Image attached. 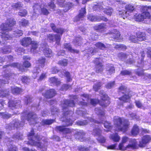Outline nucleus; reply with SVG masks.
<instances>
[{
  "instance_id": "f257e3e1",
  "label": "nucleus",
  "mask_w": 151,
  "mask_h": 151,
  "mask_svg": "<svg viewBox=\"0 0 151 151\" xmlns=\"http://www.w3.org/2000/svg\"><path fill=\"white\" fill-rule=\"evenodd\" d=\"M22 115V119L23 121L25 119H27L30 124H34L37 123V120L38 119L36 117V115L34 113H29L27 115L23 113ZM24 123L23 121L20 123L18 120L15 119L6 126V129L9 130L14 129L15 128H17L23 126Z\"/></svg>"
},
{
  "instance_id": "f03ea898",
  "label": "nucleus",
  "mask_w": 151,
  "mask_h": 151,
  "mask_svg": "<svg viewBox=\"0 0 151 151\" xmlns=\"http://www.w3.org/2000/svg\"><path fill=\"white\" fill-rule=\"evenodd\" d=\"M114 122L115 126L116 127L115 129L116 131L125 132L129 127V122L127 120L115 117Z\"/></svg>"
},
{
  "instance_id": "7ed1b4c3",
  "label": "nucleus",
  "mask_w": 151,
  "mask_h": 151,
  "mask_svg": "<svg viewBox=\"0 0 151 151\" xmlns=\"http://www.w3.org/2000/svg\"><path fill=\"white\" fill-rule=\"evenodd\" d=\"M34 134V130L31 129L30 132L28 134V139L29 140L28 143L32 145L36 146L39 148H43L44 146L42 143L40 142L35 141L36 140L40 141L41 140L42 137L37 134L35 135Z\"/></svg>"
},
{
  "instance_id": "20e7f679",
  "label": "nucleus",
  "mask_w": 151,
  "mask_h": 151,
  "mask_svg": "<svg viewBox=\"0 0 151 151\" xmlns=\"http://www.w3.org/2000/svg\"><path fill=\"white\" fill-rule=\"evenodd\" d=\"M101 96V99L100 101L98 100L95 99H90L91 104L95 105L97 103L99 102L100 105L104 107H106L108 106L110 103V101L108 96L105 94L103 91H102Z\"/></svg>"
},
{
  "instance_id": "39448f33",
  "label": "nucleus",
  "mask_w": 151,
  "mask_h": 151,
  "mask_svg": "<svg viewBox=\"0 0 151 151\" xmlns=\"http://www.w3.org/2000/svg\"><path fill=\"white\" fill-rule=\"evenodd\" d=\"M75 104L73 100L68 101L65 100L62 102L61 105L63 108L64 113V116H65L70 117L72 116L73 114V111H66V108L68 106L70 107H73L75 106Z\"/></svg>"
},
{
  "instance_id": "423d86ee",
  "label": "nucleus",
  "mask_w": 151,
  "mask_h": 151,
  "mask_svg": "<svg viewBox=\"0 0 151 151\" xmlns=\"http://www.w3.org/2000/svg\"><path fill=\"white\" fill-rule=\"evenodd\" d=\"M143 12L141 14H136L134 15V18L137 21H141L145 19H150L151 20V15L149 12L144 11L142 8Z\"/></svg>"
},
{
  "instance_id": "0eeeda50",
  "label": "nucleus",
  "mask_w": 151,
  "mask_h": 151,
  "mask_svg": "<svg viewBox=\"0 0 151 151\" xmlns=\"http://www.w3.org/2000/svg\"><path fill=\"white\" fill-rule=\"evenodd\" d=\"M31 65L30 63L28 61H26L23 63V66H22L20 64L17 63H14L11 64L9 65H5L3 66L4 68H6L9 66L14 67H16L18 68L19 70L22 72L25 71L24 67L27 68L29 67Z\"/></svg>"
},
{
  "instance_id": "6e6552de",
  "label": "nucleus",
  "mask_w": 151,
  "mask_h": 151,
  "mask_svg": "<svg viewBox=\"0 0 151 151\" xmlns=\"http://www.w3.org/2000/svg\"><path fill=\"white\" fill-rule=\"evenodd\" d=\"M137 37L132 35L130 36L129 40L134 43H139V42L146 40V35L143 32H139L137 34Z\"/></svg>"
},
{
  "instance_id": "1a4fd4ad",
  "label": "nucleus",
  "mask_w": 151,
  "mask_h": 151,
  "mask_svg": "<svg viewBox=\"0 0 151 151\" xmlns=\"http://www.w3.org/2000/svg\"><path fill=\"white\" fill-rule=\"evenodd\" d=\"M15 24V21L13 19H7V23L4 24L1 26V29L5 30L7 32L10 31L12 29L11 27Z\"/></svg>"
},
{
  "instance_id": "9d476101",
  "label": "nucleus",
  "mask_w": 151,
  "mask_h": 151,
  "mask_svg": "<svg viewBox=\"0 0 151 151\" xmlns=\"http://www.w3.org/2000/svg\"><path fill=\"white\" fill-rule=\"evenodd\" d=\"M101 132L100 129L96 128L93 130L92 134L94 136H98L97 139L100 143H104L105 142L106 139L104 137L101 135Z\"/></svg>"
},
{
  "instance_id": "9b49d317",
  "label": "nucleus",
  "mask_w": 151,
  "mask_h": 151,
  "mask_svg": "<svg viewBox=\"0 0 151 151\" xmlns=\"http://www.w3.org/2000/svg\"><path fill=\"white\" fill-rule=\"evenodd\" d=\"M20 101L18 99L9 101L8 102L9 107L11 109H14L15 108H21Z\"/></svg>"
},
{
  "instance_id": "f8f14e48",
  "label": "nucleus",
  "mask_w": 151,
  "mask_h": 151,
  "mask_svg": "<svg viewBox=\"0 0 151 151\" xmlns=\"http://www.w3.org/2000/svg\"><path fill=\"white\" fill-rule=\"evenodd\" d=\"M151 140V136L149 135H146L142 138V140L139 142V146L141 147H145L146 144Z\"/></svg>"
},
{
  "instance_id": "ddd939ff",
  "label": "nucleus",
  "mask_w": 151,
  "mask_h": 151,
  "mask_svg": "<svg viewBox=\"0 0 151 151\" xmlns=\"http://www.w3.org/2000/svg\"><path fill=\"white\" fill-rule=\"evenodd\" d=\"M58 4L61 7L64 6L66 8L65 9H64L65 12L70 9L73 6L72 4L70 2H68L67 4H64L65 0H57Z\"/></svg>"
},
{
  "instance_id": "4468645a",
  "label": "nucleus",
  "mask_w": 151,
  "mask_h": 151,
  "mask_svg": "<svg viewBox=\"0 0 151 151\" xmlns=\"http://www.w3.org/2000/svg\"><path fill=\"white\" fill-rule=\"evenodd\" d=\"M86 13V9L85 8H83L81 9L79 11L78 15L77 16L74 18V22H78L83 20V18H84V14Z\"/></svg>"
},
{
  "instance_id": "2eb2a0df",
  "label": "nucleus",
  "mask_w": 151,
  "mask_h": 151,
  "mask_svg": "<svg viewBox=\"0 0 151 151\" xmlns=\"http://www.w3.org/2000/svg\"><path fill=\"white\" fill-rule=\"evenodd\" d=\"M40 6L38 4H35L33 6L34 13L32 17L33 19H35L38 16V13L40 10Z\"/></svg>"
},
{
  "instance_id": "dca6fc26",
  "label": "nucleus",
  "mask_w": 151,
  "mask_h": 151,
  "mask_svg": "<svg viewBox=\"0 0 151 151\" xmlns=\"http://www.w3.org/2000/svg\"><path fill=\"white\" fill-rule=\"evenodd\" d=\"M53 31L58 34L62 35L63 33L65 32L64 29L62 28H56L55 25L53 23H51L50 25Z\"/></svg>"
},
{
  "instance_id": "f3484780",
  "label": "nucleus",
  "mask_w": 151,
  "mask_h": 151,
  "mask_svg": "<svg viewBox=\"0 0 151 151\" xmlns=\"http://www.w3.org/2000/svg\"><path fill=\"white\" fill-rule=\"evenodd\" d=\"M89 95L87 94H84L81 96V99L83 100V101H80L79 103V104L80 105L86 106L87 105V102H85L87 101V102H88Z\"/></svg>"
},
{
  "instance_id": "a211bd4d",
  "label": "nucleus",
  "mask_w": 151,
  "mask_h": 151,
  "mask_svg": "<svg viewBox=\"0 0 151 151\" xmlns=\"http://www.w3.org/2000/svg\"><path fill=\"white\" fill-rule=\"evenodd\" d=\"M127 148L136 149L138 147L137 142L135 139H131L126 147Z\"/></svg>"
},
{
  "instance_id": "6ab92c4d",
  "label": "nucleus",
  "mask_w": 151,
  "mask_h": 151,
  "mask_svg": "<svg viewBox=\"0 0 151 151\" xmlns=\"http://www.w3.org/2000/svg\"><path fill=\"white\" fill-rule=\"evenodd\" d=\"M42 48L44 54L48 58H50L53 56V54L52 50L48 48L47 46L42 47Z\"/></svg>"
},
{
  "instance_id": "aec40b11",
  "label": "nucleus",
  "mask_w": 151,
  "mask_h": 151,
  "mask_svg": "<svg viewBox=\"0 0 151 151\" xmlns=\"http://www.w3.org/2000/svg\"><path fill=\"white\" fill-rule=\"evenodd\" d=\"M56 93L54 90L52 89L47 91L45 93H43V95L46 98H50L53 97Z\"/></svg>"
},
{
  "instance_id": "412c9836",
  "label": "nucleus",
  "mask_w": 151,
  "mask_h": 151,
  "mask_svg": "<svg viewBox=\"0 0 151 151\" xmlns=\"http://www.w3.org/2000/svg\"><path fill=\"white\" fill-rule=\"evenodd\" d=\"M85 134V133L84 132L82 131H81L76 132L74 134V136L77 139L82 141L84 140L83 139Z\"/></svg>"
},
{
  "instance_id": "4be33fe9",
  "label": "nucleus",
  "mask_w": 151,
  "mask_h": 151,
  "mask_svg": "<svg viewBox=\"0 0 151 151\" xmlns=\"http://www.w3.org/2000/svg\"><path fill=\"white\" fill-rule=\"evenodd\" d=\"M31 39L29 37H24L20 40V43L24 46L27 47L30 45Z\"/></svg>"
},
{
  "instance_id": "5701e85b",
  "label": "nucleus",
  "mask_w": 151,
  "mask_h": 151,
  "mask_svg": "<svg viewBox=\"0 0 151 151\" xmlns=\"http://www.w3.org/2000/svg\"><path fill=\"white\" fill-rule=\"evenodd\" d=\"M96 64V72L97 73H99L101 72L103 70L102 65L101 63L99 62V59L96 58L95 61Z\"/></svg>"
},
{
  "instance_id": "b1692460",
  "label": "nucleus",
  "mask_w": 151,
  "mask_h": 151,
  "mask_svg": "<svg viewBox=\"0 0 151 151\" xmlns=\"http://www.w3.org/2000/svg\"><path fill=\"white\" fill-rule=\"evenodd\" d=\"M6 78V80H0V87H1L2 84L6 83H8V80L9 79L12 78V76H15V74L13 73L7 74L5 75Z\"/></svg>"
},
{
  "instance_id": "393cba45",
  "label": "nucleus",
  "mask_w": 151,
  "mask_h": 151,
  "mask_svg": "<svg viewBox=\"0 0 151 151\" xmlns=\"http://www.w3.org/2000/svg\"><path fill=\"white\" fill-rule=\"evenodd\" d=\"M128 140V138L127 137H124L122 138V142L120 143L119 145V150H125L127 149L126 147L124 146V144L126 143Z\"/></svg>"
},
{
  "instance_id": "a878e982",
  "label": "nucleus",
  "mask_w": 151,
  "mask_h": 151,
  "mask_svg": "<svg viewBox=\"0 0 151 151\" xmlns=\"http://www.w3.org/2000/svg\"><path fill=\"white\" fill-rule=\"evenodd\" d=\"M125 9L126 10L125 12L126 17H127L129 16V14L132 12L134 9L133 6L131 4H127L125 6Z\"/></svg>"
},
{
  "instance_id": "bb28decb",
  "label": "nucleus",
  "mask_w": 151,
  "mask_h": 151,
  "mask_svg": "<svg viewBox=\"0 0 151 151\" xmlns=\"http://www.w3.org/2000/svg\"><path fill=\"white\" fill-rule=\"evenodd\" d=\"M63 47L64 48L67 49L72 52L78 53L79 52L78 50L73 49L71 46L69 44L64 43L63 45Z\"/></svg>"
},
{
  "instance_id": "cd10ccee",
  "label": "nucleus",
  "mask_w": 151,
  "mask_h": 151,
  "mask_svg": "<svg viewBox=\"0 0 151 151\" xmlns=\"http://www.w3.org/2000/svg\"><path fill=\"white\" fill-rule=\"evenodd\" d=\"M56 129L57 130L63 132L64 133H68L71 132L70 130L68 128H64L62 126H57Z\"/></svg>"
},
{
  "instance_id": "c85d7f7f",
  "label": "nucleus",
  "mask_w": 151,
  "mask_h": 151,
  "mask_svg": "<svg viewBox=\"0 0 151 151\" xmlns=\"http://www.w3.org/2000/svg\"><path fill=\"white\" fill-rule=\"evenodd\" d=\"M115 70L112 65H109L106 68V73L107 74L111 75L115 72Z\"/></svg>"
},
{
  "instance_id": "c756f323",
  "label": "nucleus",
  "mask_w": 151,
  "mask_h": 151,
  "mask_svg": "<svg viewBox=\"0 0 151 151\" xmlns=\"http://www.w3.org/2000/svg\"><path fill=\"white\" fill-rule=\"evenodd\" d=\"M106 25L104 24H100L98 25L95 26L94 27V29L99 31H102L106 28Z\"/></svg>"
},
{
  "instance_id": "7c9ffc66",
  "label": "nucleus",
  "mask_w": 151,
  "mask_h": 151,
  "mask_svg": "<svg viewBox=\"0 0 151 151\" xmlns=\"http://www.w3.org/2000/svg\"><path fill=\"white\" fill-rule=\"evenodd\" d=\"M88 19L91 21H100V18L99 17L93 16L91 14H89L87 16Z\"/></svg>"
},
{
  "instance_id": "2f4dec72",
  "label": "nucleus",
  "mask_w": 151,
  "mask_h": 151,
  "mask_svg": "<svg viewBox=\"0 0 151 151\" xmlns=\"http://www.w3.org/2000/svg\"><path fill=\"white\" fill-rule=\"evenodd\" d=\"M139 132V129L138 127L135 125L134 126L131 131V133L133 136L137 135Z\"/></svg>"
},
{
  "instance_id": "473e14b6",
  "label": "nucleus",
  "mask_w": 151,
  "mask_h": 151,
  "mask_svg": "<svg viewBox=\"0 0 151 151\" xmlns=\"http://www.w3.org/2000/svg\"><path fill=\"white\" fill-rule=\"evenodd\" d=\"M11 90L12 92L14 94L20 93L22 92L21 88L17 87H12Z\"/></svg>"
},
{
  "instance_id": "72a5a7b5",
  "label": "nucleus",
  "mask_w": 151,
  "mask_h": 151,
  "mask_svg": "<svg viewBox=\"0 0 151 151\" xmlns=\"http://www.w3.org/2000/svg\"><path fill=\"white\" fill-rule=\"evenodd\" d=\"M1 30L2 31V35H1V37L3 40H6L9 39H10L12 38L11 36L9 34L5 33L4 32L5 31H6V32H7L5 30H3L2 29H1Z\"/></svg>"
},
{
  "instance_id": "f704fd0d",
  "label": "nucleus",
  "mask_w": 151,
  "mask_h": 151,
  "mask_svg": "<svg viewBox=\"0 0 151 151\" xmlns=\"http://www.w3.org/2000/svg\"><path fill=\"white\" fill-rule=\"evenodd\" d=\"M95 46L101 50H104L107 48V46L103 43L100 42H98L95 44Z\"/></svg>"
},
{
  "instance_id": "c9c22d12",
  "label": "nucleus",
  "mask_w": 151,
  "mask_h": 151,
  "mask_svg": "<svg viewBox=\"0 0 151 151\" xmlns=\"http://www.w3.org/2000/svg\"><path fill=\"white\" fill-rule=\"evenodd\" d=\"M73 123V121L70 118H67L63 122V124L65 127L71 125Z\"/></svg>"
},
{
  "instance_id": "e433bc0d",
  "label": "nucleus",
  "mask_w": 151,
  "mask_h": 151,
  "mask_svg": "<svg viewBox=\"0 0 151 151\" xmlns=\"http://www.w3.org/2000/svg\"><path fill=\"white\" fill-rule=\"evenodd\" d=\"M82 40L81 37H77L73 40V43L76 46H79L81 45Z\"/></svg>"
},
{
  "instance_id": "4c0bfd02",
  "label": "nucleus",
  "mask_w": 151,
  "mask_h": 151,
  "mask_svg": "<svg viewBox=\"0 0 151 151\" xmlns=\"http://www.w3.org/2000/svg\"><path fill=\"white\" fill-rule=\"evenodd\" d=\"M110 138L113 141L116 142H118L120 139L119 137L117 134H113L110 136Z\"/></svg>"
},
{
  "instance_id": "58836bf2",
  "label": "nucleus",
  "mask_w": 151,
  "mask_h": 151,
  "mask_svg": "<svg viewBox=\"0 0 151 151\" xmlns=\"http://www.w3.org/2000/svg\"><path fill=\"white\" fill-rule=\"evenodd\" d=\"M32 48L31 49L32 52L34 51L38 47V44L37 41H32L31 42Z\"/></svg>"
},
{
  "instance_id": "ea45409f",
  "label": "nucleus",
  "mask_w": 151,
  "mask_h": 151,
  "mask_svg": "<svg viewBox=\"0 0 151 151\" xmlns=\"http://www.w3.org/2000/svg\"><path fill=\"white\" fill-rule=\"evenodd\" d=\"M29 23V21L24 19H22L19 22V25L20 26H27L28 25Z\"/></svg>"
},
{
  "instance_id": "a19ab883",
  "label": "nucleus",
  "mask_w": 151,
  "mask_h": 151,
  "mask_svg": "<svg viewBox=\"0 0 151 151\" xmlns=\"http://www.w3.org/2000/svg\"><path fill=\"white\" fill-rule=\"evenodd\" d=\"M50 81L53 85H58L60 83V81L55 77H53L50 79Z\"/></svg>"
},
{
  "instance_id": "79ce46f5",
  "label": "nucleus",
  "mask_w": 151,
  "mask_h": 151,
  "mask_svg": "<svg viewBox=\"0 0 151 151\" xmlns=\"http://www.w3.org/2000/svg\"><path fill=\"white\" fill-rule=\"evenodd\" d=\"M54 120L53 119H46L43 120L41 122V124L43 125H50L54 122Z\"/></svg>"
},
{
  "instance_id": "37998d69",
  "label": "nucleus",
  "mask_w": 151,
  "mask_h": 151,
  "mask_svg": "<svg viewBox=\"0 0 151 151\" xmlns=\"http://www.w3.org/2000/svg\"><path fill=\"white\" fill-rule=\"evenodd\" d=\"M95 111L96 114L98 115L101 116L102 117V119H104V113L103 111L101 110L99 108H96L95 109Z\"/></svg>"
},
{
  "instance_id": "c03bdc74",
  "label": "nucleus",
  "mask_w": 151,
  "mask_h": 151,
  "mask_svg": "<svg viewBox=\"0 0 151 151\" xmlns=\"http://www.w3.org/2000/svg\"><path fill=\"white\" fill-rule=\"evenodd\" d=\"M9 92L7 90H0V97H6L9 95Z\"/></svg>"
},
{
  "instance_id": "a18cd8bd",
  "label": "nucleus",
  "mask_w": 151,
  "mask_h": 151,
  "mask_svg": "<svg viewBox=\"0 0 151 151\" xmlns=\"http://www.w3.org/2000/svg\"><path fill=\"white\" fill-rule=\"evenodd\" d=\"M120 36V33L119 31L117 30H114V32L111 34V36L114 39L119 37Z\"/></svg>"
},
{
  "instance_id": "49530a36",
  "label": "nucleus",
  "mask_w": 151,
  "mask_h": 151,
  "mask_svg": "<svg viewBox=\"0 0 151 151\" xmlns=\"http://www.w3.org/2000/svg\"><path fill=\"white\" fill-rule=\"evenodd\" d=\"M40 71V70L39 67H35V68L33 70V77L34 78H35L37 75V74L39 73Z\"/></svg>"
},
{
  "instance_id": "de8ad7c7",
  "label": "nucleus",
  "mask_w": 151,
  "mask_h": 151,
  "mask_svg": "<svg viewBox=\"0 0 151 151\" xmlns=\"http://www.w3.org/2000/svg\"><path fill=\"white\" fill-rule=\"evenodd\" d=\"M38 63L42 67L45 65V59L43 57L40 58L38 60Z\"/></svg>"
},
{
  "instance_id": "09e8293b",
  "label": "nucleus",
  "mask_w": 151,
  "mask_h": 151,
  "mask_svg": "<svg viewBox=\"0 0 151 151\" xmlns=\"http://www.w3.org/2000/svg\"><path fill=\"white\" fill-rule=\"evenodd\" d=\"M11 116V114L6 112H0V116L4 119L9 118Z\"/></svg>"
},
{
  "instance_id": "8fccbe9b",
  "label": "nucleus",
  "mask_w": 151,
  "mask_h": 151,
  "mask_svg": "<svg viewBox=\"0 0 151 151\" xmlns=\"http://www.w3.org/2000/svg\"><path fill=\"white\" fill-rule=\"evenodd\" d=\"M13 34L14 36L18 37L22 36L23 33L21 30L17 29L14 32Z\"/></svg>"
},
{
  "instance_id": "3c124183",
  "label": "nucleus",
  "mask_w": 151,
  "mask_h": 151,
  "mask_svg": "<svg viewBox=\"0 0 151 151\" xmlns=\"http://www.w3.org/2000/svg\"><path fill=\"white\" fill-rule=\"evenodd\" d=\"M11 51V47L9 46L6 47L2 49V52L4 53H10Z\"/></svg>"
},
{
  "instance_id": "603ef678",
  "label": "nucleus",
  "mask_w": 151,
  "mask_h": 151,
  "mask_svg": "<svg viewBox=\"0 0 151 151\" xmlns=\"http://www.w3.org/2000/svg\"><path fill=\"white\" fill-rule=\"evenodd\" d=\"M104 127L106 128L109 129V130H106V132H108L110 130V129L111 128V124L109 122H108L106 121H105L104 123Z\"/></svg>"
},
{
  "instance_id": "864d4df0",
  "label": "nucleus",
  "mask_w": 151,
  "mask_h": 151,
  "mask_svg": "<svg viewBox=\"0 0 151 151\" xmlns=\"http://www.w3.org/2000/svg\"><path fill=\"white\" fill-rule=\"evenodd\" d=\"M63 73L65 74L67 78V80L68 82H70L72 80V78L70 77V74L69 72H66L65 70H64Z\"/></svg>"
},
{
  "instance_id": "5fc2aeb1",
  "label": "nucleus",
  "mask_w": 151,
  "mask_h": 151,
  "mask_svg": "<svg viewBox=\"0 0 151 151\" xmlns=\"http://www.w3.org/2000/svg\"><path fill=\"white\" fill-rule=\"evenodd\" d=\"M118 57L120 59L123 60L127 58V55L125 53L121 52L118 54Z\"/></svg>"
},
{
  "instance_id": "6e6d98bb",
  "label": "nucleus",
  "mask_w": 151,
  "mask_h": 151,
  "mask_svg": "<svg viewBox=\"0 0 151 151\" xmlns=\"http://www.w3.org/2000/svg\"><path fill=\"white\" fill-rule=\"evenodd\" d=\"M119 99L124 102H127L129 100V96L128 95H125L122 97L119 98Z\"/></svg>"
},
{
  "instance_id": "4d7b16f0",
  "label": "nucleus",
  "mask_w": 151,
  "mask_h": 151,
  "mask_svg": "<svg viewBox=\"0 0 151 151\" xmlns=\"http://www.w3.org/2000/svg\"><path fill=\"white\" fill-rule=\"evenodd\" d=\"M23 135L22 134L19 132L15 134L13 138L14 139H22Z\"/></svg>"
},
{
  "instance_id": "13d9d810",
  "label": "nucleus",
  "mask_w": 151,
  "mask_h": 151,
  "mask_svg": "<svg viewBox=\"0 0 151 151\" xmlns=\"http://www.w3.org/2000/svg\"><path fill=\"white\" fill-rule=\"evenodd\" d=\"M102 85L101 83L100 82L97 83L95 84L93 86V88L95 91H97Z\"/></svg>"
},
{
  "instance_id": "bf43d9fd",
  "label": "nucleus",
  "mask_w": 151,
  "mask_h": 151,
  "mask_svg": "<svg viewBox=\"0 0 151 151\" xmlns=\"http://www.w3.org/2000/svg\"><path fill=\"white\" fill-rule=\"evenodd\" d=\"M115 48L122 50H124L126 49V47L123 44H116L115 46Z\"/></svg>"
},
{
  "instance_id": "052dcab7",
  "label": "nucleus",
  "mask_w": 151,
  "mask_h": 151,
  "mask_svg": "<svg viewBox=\"0 0 151 151\" xmlns=\"http://www.w3.org/2000/svg\"><path fill=\"white\" fill-rule=\"evenodd\" d=\"M22 6V5L21 3L20 2L14 3L12 5V7L14 9H19Z\"/></svg>"
},
{
  "instance_id": "680f3d73",
  "label": "nucleus",
  "mask_w": 151,
  "mask_h": 151,
  "mask_svg": "<svg viewBox=\"0 0 151 151\" xmlns=\"http://www.w3.org/2000/svg\"><path fill=\"white\" fill-rule=\"evenodd\" d=\"M54 41H56V43L58 44H59L61 39L60 37L58 35H55Z\"/></svg>"
},
{
  "instance_id": "e2e57ef3",
  "label": "nucleus",
  "mask_w": 151,
  "mask_h": 151,
  "mask_svg": "<svg viewBox=\"0 0 151 151\" xmlns=\"http://www.w3.org/2000/svg\"><path fill=\"white\" fill-rule=\"evenodd\" d=\"M58 64L62 66H65L67 65L68 61L66 59H63L62 60L59 61L58 62Z\"/></svg>"
},
{
  "instance_id": "0e129e2a",
  "label": "nucleus",
  "mask_w": 151,
  "mask_h": 151,
  "mask_svg": "<svg viewBox=\"0 0 151 151\" xmlns=\"http://www.w3.org/2000/svg\"><path fill=\"white\" fill-rule=\"evenodd\" d=\"M114 82H111L108 83L105 85L106 87L108 89H110L114 87Z\"/></svg>"
},
{
  "instance_id": "69168bd1",
  "label": "nucleus",
  "mask_w": 151,
  "mask_h": 151,
  "mask_svg": "<svg viewBox=\"0 0 151 151\" xmlns=\"http://www.w3.org/2000/svg\"><path fill=\"white\" fill-rule=\"evenodd\" d=\"M27 14V12L25 9L23 10H21L20 12L18 13L19 15L22 17H24L26 16Z\"/></svg>"
},
{
  "instance_id": "338daca9",
  "label": "nucleus",
  "mask_w": 151,
  "mask_h": 151,
  "mask_svg": "<svg viewBox=\"0 0 151 151\" xmlns=\"http://www.w3.org/2000/svg\"><path fill=\"white\" fill-rule=\"evenodd\" d=\"M113 12V9L111 8L107 9L104 11L105 13H106L107 15L110 16L111 15Z\"/></svg>"
},
{
  "instance_id": "774afa93",
  "label": "nucleus",
  "mask_w": 151,
  "mask_h": 151,
  "mask_svg": "<svg viewBox=\"0 0 151 151\" xmlns=\"http://www.w3.org/2000/svg\"><path fill=\"white\" fill-rule=\"evenodd\" d=\"M88 123V122L86 120L84 121H78L76 122V123L77 125L80 126H83L87 124Z\"/></svg>"
}]
</instances>
